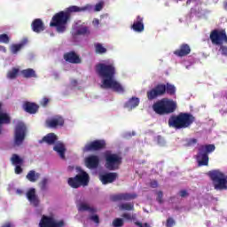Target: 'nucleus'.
Wrapping results in <instances>:
<instances>
[{"mask_svg": "<svg viewBox=\"0 0 227 227\" xmlns=\"http://www.w3.org/2000/svg\"><path fill=\"white\" fill-rule=\"evenodd\" d=\"M78 210H79V212H90V214H95V212H97V209H95L94 207H90L86 203L79 204Z\"/></svg>", "mask_w": 227, "mask_h": 227, "instance_id": "30", "label": "nucleus"}, {"mask_svg": "<svg viewBox=\"0 0 227 227\" xmlns=\"http://www.w3.org/2000/svg\"><path fill=\"white\" fill-rule=\"evenodd\" d=\"M27 136V127L24 122H19L14 129V145L20 146Z\"/></svg>", "mask_w": 227, "mask_h": 227, "instance_id": "11", "label": "nucleus"}, {"mask_svg": "<svg viewBox=\"0 0 227 227\" xmlns=\"http://www.w3.org/2000/svg\"><path fill=\"white\" fill-rule=\"evenodd\" d=\"M18 194H22V190H17Z\"/></svg>", "mask_w": 227, "mask_h": 227, "instance_id": "53", "label": "nucleus"}, {"mask_svg": "<svg viewBox=\"0 0 227 227\" xmlns=\"http://www.w3.org/2000/svg\"><path fill=\"white\" fill-rule=\"evenodd\" d=\"M151 187L153 189H157V187H159V183L157 181L151 182Z\"/></svg>", "mask_w": 227, "mask_h": 227, "instance_id": "50", "label": "nucleus"}, {"mask_svg": "<svg viewBox=\"0 0 227 227\" xmlns=\"http://www.w3.org/2000/svg\"><path fill=\"white\" fill-rule=\"evenodd\" d=\"M26 178L28 180V182L35 184V182H37L38 178H40V173H36L35 170H30L26 176Z\"/></svg>", "mask_w": 227, "mask_h": 227, "instance_id": "29", "label": "nucleus"}, {"mask_svg": "<svg viewBox=\"0 0 227 227\" xmlns=\"http://www.w3.org/2000/svg\"><path fill=\"white\" fill-rule=\"evenodd\" d=\"M90 219V221H93V223H96V224L100 223V218L98 216V215H91Z\"/></svg>", "mask_w": 227, "mask_h": 227, "instance_id": "42", "label": "nucleus"}, {"mask_svg": "<svg viewBox=\"0 0 227 227\" xmlns=\"http://www.w3.org/2000/svg\"><path fill=\"white\" fill-rule=\"evenodd\" d=\"M1 49H2V51H3L4 52H6V48L1 46Z\"/></svg>", "mask_w": 227, "mask_h": 227, "instance_id": "52", "label": "nucleus"}, {"mask_svg": "<svg viewBox=\"0 0 227 227\" xmlns=\"http://www.w3.org/2000/svg\"><path fill=\"white\" fill-rule=\"evenodd\" d=\"M180 196H181V198H186V196H189V193L187 192V191L182 190L180 192Z\"/></svg>", "mask_w": 227, "mask_h": 227, "instance_id": "49", "label": "nucleus"}, {"mask_svg": "<svg viewBox=\"0 0 227 227\" xmlns=\"http://www.w3.org/2000/svg\"><path fill=\"white\" fill-rule=\"evenodd\" d=\"M27 198L33 207H38L40 205V199L36 195V190L35 188H30L27 192Z\"/></svg>", "mask_w": 227, "mask_h": 227, "instance_id": "19", "label": "nucleus"}, {"mask_svg": "<svg viewBox=\"0 0 227 227\" xmlns=\"http://www.w3.org/2000/svg\"><path fill=\"white\" fill-rule=\"evenodd\" d=\"M166 226H167V227H173V226H175V220H174L172 217H169V218L167 220Z\"/></svg>", "mask_w": 227, "mask_h": 227, "instance_id": "46", "label": "nucleus"}, {"mask_svg": "<svg viewBox=\"0 0 227 227\" xmlns=\"http://www.w3.org/2000/svg\"><path fill=\"white\" fill-rule=\"evenodd\" d=\"M198 139L196 138H189L186 140L185 146H194V145H197Z\"/></svg>", "mask_w": 227, "mask_h": 227, "instance_id": "41", "label": "nucleus"}, {"mask_svg": "<svg viewBox=\"0 0 227 227\" xmlns=\"http://www.w3.org/2000/svg\"><path fill=\"white\" fill-rule=\"evenodd\" d=\"M106 145V140H94L85 145L83 152H99V150H104Z\"/></svg>", "mask_w": 227, "mask_h": 227, "instance_id": "13", "label": "nucleus"}, {"mask_svg": "<svg viewBox=\"0 0 227 227\" xmlns=\"http://www.w3.org/2000/svg\"><path fill=\"white\" fill-rule=\"evenodd\" d=\"M21 165H16V167H15V168H14V173L16 174V175H20V174H22V171H23V169H22V167H20Z\"/></svg>", "mask_w": 227, "mask_h": 227, "instance_id": "47", "label": "nucleus"}, {"mask_svg": "<svg viewBox=\"0 0 227 227\" xmlns=\"http://www.w3.org/2000/svg\"><path fill=\"white\" fill-rule=\"evenodd\" d=\"M49 102H50L49 98H43L42 99V101L40 102V104H41V106H42L43 107H47V106L49 105Z\"/></svg>", "mask_w": 227, "mask_h": 227, "instance_id": "48", "label": "nucleus"}, {"mask_svg": "<svg viewBox=\"0 0 227 227\" xmlns=\"http://www.w3.org/2000/svg\"><path fill=\"white\" fill-rule=\"evenodd\" d=\"M222 56H226L227 57V46L224 45H220V49Z\"/></svg>", "mask_w": 227, "mask_h": 227, "instance_id": "43", "label": "nucleus"}, {"mask_svg": "<svg viewBox=\"0 0 227 227\" xmlns=\"http://www.w3.org/2000/svg\"><path fill=\"white\" fill-rule=\"evenodd\" d=\"M20 74L25 79L36 78V72L33 68L23 69Z\"/></svg>", "mask_w": 227, "mask_h": 227, "instance_id": "26", "label": "nucleus"}, {"mask_svg": "<svg viewBox=\"0 0 227 227\" xmlns=\"http://www.w3.org/2000/svg\"><path fill=\"white\" fill-rule=\"evenodd\" d=\"M11 162L12 164H13L14 166H20L24 164V160L20 157H19L18 154H12L11 157Z\"/></svg>", "mask_w": 227, "mask_h": 227, "instance_id": "33", "label": "nucleus"}, {"mask_svg": "<svg viewBox=\"0 0 227 227\" xmlns=\"http://www.w3.org/2000/svg\"><path fill=\"white\" fill-rule=\"evenodd\" d=\"M209 40L213 45H224L227 43V35L225 29H214L210 32Z\"/></svg>", "mask_w": 227, "mask_h": 227, "instance_id": "10", "label": "nucleus"}, {"mask_svg": "<svg viewBox=\"0 0 227 227\" xmlns=\"http://www.w3.org/2000/svg\"><path fill=\"white\" fill-rule=\"evenodd\" d=\"M49 183V180L47 178H43L40 183H39V187L41 191H46L47 190V184Z\"/></svg>", "mask_w": 227, "mask_h": 227, "instance_id": "38", "label": "nucleus"}, {"mask_svg": "<svg viewBox=\"0 0 227 227\" xmlns=\"http://www.w3.org/2000/svg\"><path fill=\"white\" fill-rule=\"evenodd\" d=\"M79 174L74 177H69L67 184L72 189H79V187H86L90 184V175L81 168H77Z\"/></svg>", "mask_w": 227, "mask_h": 227, "instance_id": "8", "label": "nucleus"}, {"mask_svg": "<svg viewBox=\"0 0 227 227\" xmlns=\"http://www.w3.org/2000/svg\"><path fill=\"white\" fill-rule=\"evenodd\" d=\"M40 227H63L65 226V221H56L52 216L43 215L40 223Z\"/></svg>", "mask_w": 227, "mask_h": 227, "instance_id": "12", "label": "nucleus"}, {"mask_svg": "<svg viewBox=\"0 0 227 227\" xmlns=\"http://www.w3.org/2000/svg\"><path fill=\"white\" fill-rule=\"evenodd\" d=\"M118 178V173L116 172H106L105 174L99 175V180L103 185H107V184H113Z\"/></svg>", "mask_w": 227, "mask_h": 227, "instance_id": "14", "label": "nucleus"}, {"mask_svg": "<svg viewBox=\"0 0 227 227\" xmlns=\"http://www.w3.org/2000/svg\"><path fill=\"white\" fill-rule=\"evenodd\" d=\"M105 167L108 171H116L120 169V166L123 162V158L118 153H113L111 151H106L104 154Z\"/></svg>", "mask_w": 227, "mask_h": 227, "instance_id": "9", "label": "nucleus"}, {"mask_svg": "<svg viewBox=\"0 0 227 227\" xmlns=\"http://www.w3.org/2000/svg\"><path fill=\"white\" fill-rule=\"evenodd\" d=\"M96 73L102 79L101 88L113 90L115 93H125V89L121 82L114 80L116 75V67L114 63H98L96 65Z\"/></svg>", "mask_w": 227, "mask_h": 227, "instance_id": "1", "label": "nucleus"}, {"mask_svg": "<svg viewBox=\"0 0 227 227\" xmlns=\"http://www.w3.org/2000/svg\"><path fill=\"white\" fill-rule=\"evenodd\" d=\"M215 191H227V175L220 169L209 170L207 173Z\"/></svg>", "mask_w": 227, "mask_h": 227, "instance_id": "6", "label": "nucleus"}, {"mask_svg": "<svg viewBox=\"0 0 227 227\" xmlns=\"http://www.w3.org/2000/svg\"><path fill=\"white\" fill-rule=\"evenodd\" d=\"M54 152H57L59 153V157L62 159H65V152H67V149L65 148V145L59 143L56 144L53 147Z\"/></svg>", "mask_w": 227, "mask_h": 227, "instance_id": "27", "label": "nucleus"}, {"mask_svg": "<svg viewBox=\"0 0 227 227\" xmlns=\"http://www.w3.org/2000/svg\"><path fill=\"white\" fill-rule=\"evenodd\" d=\"M163 196H164V193L162 192V191H160V192H157V199L156 200H157L158 203H162Z\"/></svg>", "mask_w": 227, "mask_h": 227, "instance_id": "44", "label": "nucleus"}, {"mask_svg": "<svg viewBox=\"0 0 227 227\" xmlns=\"http://www.w3.org/2000/svg\"><path fill=\"white\" fill-rule=\"evenodd\" d=\"M94 47L96 54H106V52H107V49H106L100 43H95Z\"/></svg>", "mask_w": 227, "mask_h": 227, "instance_id": "35", "label": "nucleus"}, {"mask_svg": "<svg viewBox=\"0 0 227 227\" xmlns=\"http://www.w3.org/2000/svg\"><path fill=\"white\" fill-rule=\"evenodd\" d=\"M120 210L134 211V203L126 202L119 206Z\"/></svg>", "mask_w": 227, "mask_h": 227, "instance_id": "36", "label": "nucleus"}, {"mask_svg": "<svg viewBox=\"0 0 227 227\" xmlns=\"http://www.w3.org/2000/svg\"><path fill=\"white\" fill-rule=\"evenodd\" d=\"M175 56L178 58H184L191 54V46L187 43H183L180 45L179 49L174 51Z\"/></svg>", "mask_w": 227, "mask_h": 227, "instance_id": "20", "label": "nucleus"}, {"mask_svg": "<svg viewBox=\"0 0 227 227\" xmlns=\"http://www.w3.org/2000/svg\"><path fill=\"white\" fill-rule=\"evenodd\" d=\"M64 59L67 63H71L73 65H79L82 61L79 54H77L74 51L66 52L64 54Z\"/></svg>", "mask_w": 227, "mask_h": 227, "instance_id": "15", "label": "nucleus"}, {"mask_svg": "<svg viewBox=\"0 0 227 227\" xmlns=\"http://www.w3.org/2000/svg\"><path fill=\"white\" fill-rule=\"evenodd\" d=\"M176 101L169 98H162L153 105V111L160 116L173 114L176 111Z\"/></svg>", "mask_w": 227, "mask_h": 227, "instance_id": "5", "label": "nucleus"}, {"mask_svg": "<svg viewBox=\"0 0 227 227\" xmlns=\"http://www.w3.org/2000/svg\"><path fill=\"white\" fill-rule=\"evenodd\" d=\"M32 31L34 33H42V31H45V25L41 19H35L33 20L31 24Z\"/></svg>", "mask_w": 227, "mask_h": 227, "instance_id": "22", "label": "nucleus"}, {"mask_svg": "<svg viewBox=\"0 0 227 227\" xmlns=\"http://www.w3.org/2000/svg\"><path fill=\"white\" fill-rule=\"evenodd\" d=\"M122 217L124 219H127V221H136V215H130L129 213H124L122 215Z\"/></svg>", "mask_w": 227, "mask_h": 227, "instance_id": "39", "label": "nucleus"}, {"mask_svg": "<svg viewBox=\"0 0 227 227\" xmlns=\"http://www.w3.org/2000/svg\"><path fill=\"white\" fill-rule=\"evenodd\" d=\"M139 106V98L133 97L128 102L125 103L124 107H128L129 109H135Z\"/></svg>", "mask_w": 227, "mask_h": 227, "instance_id": "28", "label": "nucleus"}, {"mask_svg": "<svg viewBox=\"0 0 227 227\" xmlns=\"http://www.w3.org/2000/svg\"><path fill=\"white\" fill-rule=\"evenodd\" d=\"M137 194L136 193H118L111 197L112 201H129L130 200H136Z\"/></svg>", "mask_w": 227, "mask_h": 227, "instance_id": "17", "label": "nucleus"}, {"mask_svg": "<svg viewBox=\"0 0 227 227\" xmlns=\"http://www.w3.org/2000/svg\"><path fill=\"white\" fill-rule=\"evenodd\" d=\"M196 121V117L190 113H180L177 115H172L168 119V127L180 130L181 129H189Z\"/></svg>", "mask_w": 227, "mask_h": 227, "instance_id": "3", "label": "nucleus"}, {"mask_svg": "<svg viewBox=\"0 0 227 227\" xmlns=\"http://www.w3.org/2000/svg\"><path fill=\"white\" fill-rule=\"evenodd\" d=\"M123 224H125V223L122 218H115L112 223L113 227H122Z\"/></svg>", "mask_w": 227, "mask_h": 227, "instance_id": "37", "label": "nucleus"}, {"mask_svg": "<svg viewBox=\"0 0 227 227\" xmlns=\"http://www.w3.org/2000/svg\"><path fill=\"white\" fill-rule=\"evenodd\" d=\"M23 109L26 113H28V114H36L40 106L36 103L26 101L23 103Z\"/></svg>", "mask_w": 227, "mask_h": 227, "instance_id": "21", "label": "nucleus"}, {"mask_svg": "<svg viewBox=\"0 0 227 227\" xmlns=\"http://www.w3.org/2000/svg\"><path fill=\"white\" fill-rule=\"evenodd\" d=\"M88 10H90V5H85L83 7L71 5L67 8L66 11H60L54 14L50 22V27H56L58 33H65L67 31V24H68L72 13L88 12Z\"/></svg>", "mask_w": 227, "mask_h": 227, "instance_id": "2", "label": "nucleus"}, {"mask_svg": "<svg viewBox=\"0 0 227 227\" xmlns=\"http://www.w3.org/2000/svg\"><path fill=\"white\" fill-rule=\"evenodd\" d=\"M12 123V117L10 114L1 112V125H10Z\"/></svg>", "mask_w": 227, "mask_h": 227, "instance_id": "32", "label": "nucleus"}, {"mask_svg": "<svg viewBox=\"0 0 227 227\" xmlns=\"http://www.w3.org/2000/svg\"><path fill=\"white\" fill-rule=\"evenodd\" d=\"M1 43H5V44L10 43V37H9V35H6V34H2L1 35Z\"/></svg>", "mask_w": 227, "mask_h": 227, "instance_id": "40", "label": "nucleus"}, {"mask_svg": "<svg viewBox=\"0 0 227 227\" xmlns=\"http://www.w3.org/2000/svg\"><path fill=\"white\" fill-rule=\"evenodd\" d=\"M19 72H20V69L17 67H12V70L8 71L7 73V78L8 79H17L19 75Z\"/></svg>", "mask_w": 227, "mask_h": 227, "instance_id": "34", "label": "nucleus"}, {"mask_svg": "<svg viewBox=\"0 0 227 227\" xmlns=\"http://www.w3.org/2000/svg\"><path fill=\"white\" fill-rule=\"evenodd\" d=\"M26 43H27V39H25L24 42L21 43L12 44L11 46V52L12 54H17V52H19V51H20V49H22V47H24V45H26Z\"/></svg>", "mask_w": 227, "mask_h": 227, "instance_id": "31", "label": "nucleus"}, {"mask_svg": "<svg viewBox=\"0 0 227 227\" xmlns=\"http://www.w3.org/2000/svg\"><path fill=\"white\" fill-rule=\"evenodd\" d=\"M56 141H58V136H56L54 133H48L41 140H39V144L42 145L46 143V145H56Z\"/></svg>", "mask_w": 227, "mask_h": 227, "instance_id": "23", "label": "nucleus"}, {"mask_svg": "<svg viewBox=\"0 0 227 227\" xmlns=\"http://www.w3.org/2000/svg\"><path fill=\"white\" fill-rule=\"evenodd\" d=\"M166 93L171 96L175 95L176 93V87L169 82L166 84L159 83L147 91L146 97L148 100H155V98H159V97H164Z\"/></svg>", "mask_w": 227, "mask_h": 227, "instance_id": "4", "label": "nucleus"}, {"mask_svg": "<svg viewBox=\"0 0 227 227\" xmlns=\"http://www.w3.org/2000/svg\"><path fill=\"white\" fill-rule=\"evenodd\" d=\"M100 164V160L97 155H90L85 159V166L89 169H97Z\"/></svg>", "mask_w": 227, "mask_h": 227, "instance_id": "18", "label": "nucleus"}, {"mask_svg": "<svg viewBox=\"0 0 227 227\" xmlns=\"http://www.w3.org/2000/svg\"><path fill=\"white\" fill-rule=\"evenodd\" d=\"M47 127L50 129H58L65 125V119L61 115H57L46 121Z\"/></svg>", "mask_w": 227, "mask_h": 227, "instance_id": "16", "label": "nucleus"}, {"mask_svg": "<svg viewBox=\"0 0 227 227\" xmlns=\"http://www.w3.org/2000/svg\"><path fill=\"white\" fill-rule=\"evenodd\" d=\"M132 29L136 31V33H143L145 31V24L143 23V17L137 16V20L131 26Z\"/></svg>", "mask_w": 227, "mask_h": 227, "instance_id": "24", "label": "nucleus"}, {"mask_svg": "<svg viewBox=\"0 0 227 227\" xmlns=\"http://www.w3.org/2000/svg\"><path fill=\"white\" fill-rule=\"evenodd\" d=\"M92 23H93V26H98V24H100V21L98 20V19H95L93 20Z\"/></svg>", "mask_w": 227, "mask_h": 227, "instance_id": "51", "label": "nucleus"}, {"mask_svg": "<svg viewBox=\"0 0 227 227\" xmlns=\"http://www.w3.org/2000/svg\"><path fill=\"white\" fill-rule=\"evenodd\" d=\"M102 8H104V2H99L95 5V12H101Z\"/></svg>", "mask_w": 227, "mask_h": 227, "instance_id": "45", "label": "nucleus"}, {"mask_svg": "<svg viewBox=\"0 0 227 227\" xmlns=\"http://www.w3.org/2000/svg\"><path fill=\"white\" fill-rule=\"evenodd\" d=\"M215 152V145L214 144H207L202 145L198 149V153L196 155V160L198 162V166H208V162L210 158L208 154Z\"/></svg>", "mask_w": 227, "mask_h": 227, "instance_id": "7", "label": "nucleus"}, {"mask_svg": "<svg viewBox=\"0 0 227 227\" xmlns=\"http://www.w3.org/2000/svg\"><path fill=\"white\" fill-rule=\"evenodd\" d=\"M90 33L91 32L90 31V27L81 26L73 32V35L74 36H81V35L88 36V35H90Z\"/></svg>", "mask_w": 227, "mask_h": 227, "instance_id": "25", "label": "nucleus"}]
</instances>
